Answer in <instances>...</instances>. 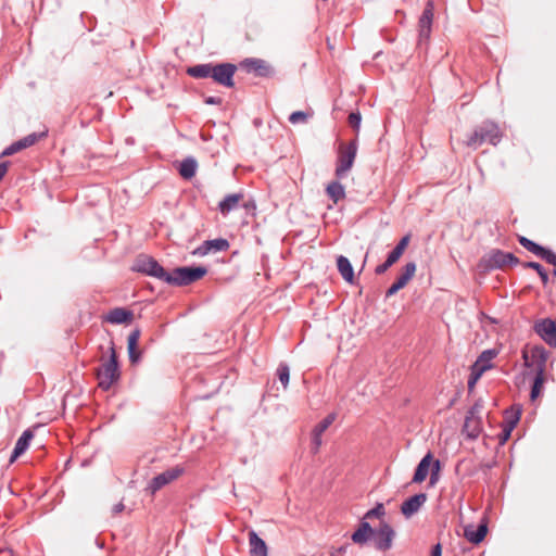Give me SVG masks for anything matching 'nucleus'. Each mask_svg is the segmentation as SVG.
<instances>
[{
	"mask_svg": "<svg viewBox=\"0 0 556 556\" xmlns=\"http://www.w3.org/2000/svg\"><path fill=\"white\" fill-rule=\"evenodd\" d=\"M501 137L502 135L498 126L491 121H484L475 128L472 134L468 136L466 144L473 149H477L486 142L496 146L500 142Z\"/></svg>",
	"mask_w": 556,
	"mask_h": 556,
	"instance_id": "1",
	"label": "nucleus"
},
{
	"mask_svg": "<svg viewBox=\"0 0 556 556\" xmlns=\"http://www.w3.org/2000/svg\"><path fill=\"white\" fill-rule=\"evenodd\" d=\"M119 378L117 355L114 346L110 348V357L97 369L98 386L109 390Z\"/></svg>",
	"mask_w": 556,
	"mask_h": 556,
	"instance_id": "2",
	"label": "nucleus"
},
{
	"mask_svg": "<svg viewBox=\"0 0 556 556\" xmlns=\"http://www.w3.org/2000/svg\"><path fill=\"white\" fill-rule=\"evenodd\" d=\"M357 139H353L349 143L342 142L339 144L334 172L338 179L344 178L353 167L357 154Z\"/></svg>",
	"mask_w": 556,
	"mask_h": 556,
	"instance_id": "3",
	"label": "nucleus"
},
{
	"mask_svg": "<svg viewBox=\"0 0 556 556\" xmlns=\"http://www.w3.org/2000/svg\"><path fill=\"white\" fill-rule=\"evenodd\" d=\"M206 273L207 268L204 266L177 267L172 274L168 273L165 282L178 287L188 286L204 277Z\"/></svg>",
	"mask_w": 556,
	"mask_h": 556,
	"instance_id": "4",
	"label": "nucleus"
},
{
	"mask_svg": "<svg viewBox=\"0 0 556 556\" xmlns=\"http://www.w3.org/2000/svg\"><path fill=\"white\" fill-rule=\"evenodd\" d=\"M517 264H519L518 257L510 252H504L500 249L491 250L480 261V267L484 270L502 269Z\"/></svg>",
	"mask_w": 556,
	"mask_h": 556,
	"instance_id": "5",
	"label": "nucleus"
},
{
	"mask_svg": "<svg viewBox=\"0 0 556 556\" xmlns=\"http://www.w3.org/2000/svg\"><path fill=\"white\" fill-rule=\"evenodd\" d=\"M131 269L134 271L157 278L164 282L166 276L168 275V273L155 258L144 254H140L136 257Z\"/></svg>",
	"mask_w": 556,
	"mask_h": 556,
	"instance_id": "6",
	"label": "nucleus"
},
{
	"mask_svg": "<svg viewBox=\"0 0 556 556\" xmlns=\"http://www.w3.org/2000/svg\"><path fill=\"white\" fill-rule=\"evenodd\" d=\"M548 355L549 352L542 345H534L531 348L530 353L527 351L522 352L525 366L532 369L534 374H545Z\"/></svg>",
	"mask_w": 556,
	"mask_h": 556,
	"instance_id": "7",
	"label": "nucleus"
},
{
	"mask_svg": "<svg viewBox=\"0 0 556 556\" xmlns=\"http://www.w3.org/2000/svg\"><path fill=\"white\" fill-rule=\"evenodd\" d=\"M481 409L482 406L476 403L465 417L463 433L470 440H476L482 431Z\"/></svg>",
	"mask_w": 556,
	"mask_h": 556,
	"instance_id": "8",
	"label": "nucleus"
},
{
	"mask_svg": "<svg viewBox=\"0 0 556 556\" xmlns=\"http://www.w3.org/2000/svg\"><path fill=\"white\" fill-rule=\"evenodd\" d=\"M237 71L236 65L231 63L212 64L211 78L224 87L233 86V75Z\"/></svg>",
	"mask_w": 556,
	"mask_h": 556,
	"instance_id": "9",
	"label": "nucleus"
},
{
	"mask_svg": "<svg viewBox=\"0 0 556 556\" xmlns=\"http://www.w3.org/2000/svg\"><path fill=\"white\" fill-rule=\"evenodd\" d=\"M394 536L393 528L387 522H381L378 529H374L371 539L378 551L386 552L392 547Z\"/></svg>",
	"mask_w": 556,
	"mask_h": 556,
	"instance_id": "10",
	"label": "nucleus"
},
{
	"mask_svg": "<svg viewBox=\"0 0 556 556\" xmlns=\"http://www.w3.org/2000/svg\"><path fill=\"white\" fill-rule=\"evenodd\" d=\"M184 472V468L175 466L155 476L149 483L147 490L153 495L166 484L176 480Z\"/></svg>",
	"mask_w": 556,
	"mask_h": 556,
	"instance_id": "11",
	"label": "nucleus"
},
{
	"mask_svg": "<svg viewBox=\"0 0 556 556\" xmlns=\"http://www.w3.org/2000/svg\"><path fill=\"white\" fill-rule=\"evenodd\" d=\"M433 11L434 4L432 0H429L426 3L424 12L419 17L418 27H419V42L428 41L431 35V27L433 21Z\"/></svg>",
	"mask_w": 556,
	"mask_h": 556,
	"instance_id": "12",
	"label": "nucleus"
},
{
	"mask_svg": "<svg viewBox=\"0 0 556 556\" xmlns=\"http://www.w3.org/2000/svg\"><path fill=\"white\" fill-rule=\"evenodd\" d=\"M534 331L549 346H556V321L545 318L534 325Z\"/></svg>",
	"mask_w": 556,
	"mask_h": 556,
	"instance_id": "13",
	"label": "nucleus"
},
{
	"mask_svg": "<svg viewBox=\"0 0 556 556\" xmlns=\"http://www.w3.org/2000/svg\"><path fill=\"white\" fill-rule=\"evenodd\" d=\"M520 419V410H506L504 422L502 425V430L498 433V443L501 445L505 444L510 438L511 431L517 426Z\"/></svg>",
	"mask_w": 556,
	"mask_h": 556,
	"instance_id": "14",
	"label": "nucleus"
},
{
	"mask_svg": "<svg viewBox=\"0 0 556 556\" xmlns=\"http://www.w3.org/2000/svg\"><path fill=\"white\" fill-rule=\"evenodd\" d=\"M230 244L227 239L217 238L213 240H206L199 245L193 252V255L204 256L211 252H224L229 249Z\"/></svg>",
	"mask_w": 556,
	"mask_h": 556,
	"instance_id": "15",
	"label": "nucleus"
},
{
	"mask_svg": "<svg viewBox=\"0 0 556 556\" xmlns=\"http://www.w3.org/2000/svg\"><path fill=\"white\" fill-rule=\"evenodd\" d=\"M426 501H427V495L425 493L415 494L402 503L401 513L406 518H409L421 508V506L426 503Z\"/></svg>",
	"mask_w": 556,
	"mask_h": 556,
	"instance_id": "16",
	"label": "nucleus"
},
{
	"mask_svg": "<svg viewBox=\"0 0 556 556\" xmlns=\"http://www.w3.org/2000/svg\"><path fill=\"white\" fill-rule=\"evenodd\" d=\"M488 533V526L482 522L478 526L468 525L464 528V536L472 544H479Z\"/></svg>",
	"mask_w": 556,
	"mask_h": 556,
	"instance_id": "17",
	"label": "nucleus"
},
{
	"mask_svg": "<svg viewBox=\"0 0 556 556\" xmlns=\"http://www.w3.org/2000/svg\"><path fill=\"white\" fill-rule=\"evenodd\" d=\"M34 438V433L30 429L25 430L18 438L15 447L10 457V463L15 462L22 454H24L29 447L30 441Z\"/></svg>",
	"mask_w": 556,
	"mask_h": 556,
	"instance_id": "18",
	"label": "nucleus"
},
{
	"mask_svg": "<svg viewBox=\"0 0 556 556\" xmlns=\"http://www.w3.org/2000/svg\"><path fill=\"white\" fill-rule=\"evenodd\" d=\"M374 529L366 520H362L358 528L353 532L351 539L358 545L366 544L372 536Z\"/></svg>",
	"mask_w": 556,
	"mask_h": 556,
	"instance_id": "19",
	"label": "nucleus"
},
{
	"mask_svg": "<svg viewBox=\"0 0 556 556\" xmlns=\"http://www.w3.org/2000/svg\"><path fill=\"white\" fill-rule=\"evenodd\" d=\"M249 544L251 556H267V545L265 541L253 530L249 532Z\"/></svg>",
	"mask_w": 556,
	"mask_h": 556,
	"instance_id": "20",
	"label": "nucleus"
},
{
	"mask_svg": "<svg viewBox=\"0 0 556 556\" xmlns=\"http://www.w3.org/2000/svg\"><path fill=\"white\" fill-rule=\"evenodd\" d=\"M241 200H243L242 193L228 194L219 202L218 210L222 215L226 216L239 206Z\"/></svg>",
	"mask_w": 556,
	"mask_h": 556,
	"instance_id": "21",
	"label": "nucleus"
},
{
	"mask_svg": "<svg viewBox=\"0 0 556 556\" xmlns=\"http://www.w3.org/2000/svg\"><path fill=\"white\" fill-rule=\"evenodd\" d=\"M431 464H432V455H431V453H428L427 455H425L421 458V460L417 465V468H416L414 477H413V482H415V483L422 482L429 473Z\"/></svg>",
	"mask_w": 556,
	"mask_h": 556,
	"instance_id": "22",
	"label": "nucleus"
},
{
	"mask_svg": "<svg viewBox=\"0 0 556 556\" xmlns=\"http://www.w3.org/2000/svg\"><path fill=\"white\" fill-rule=\"evenodd\" d=\"M105 319L115 325L124 324L132 319V312L123 307H116L109 312Z\"/></svg>",
	"mask_w": 556,
	"mask_h": 556,
	"instance_id": "23",
	"label": "nucleus"
},
{
	"mask_svg": "<svg viewBox=\"0 0 556 556\" xmlns=\"http://www.w3.org/2000/svg\"><path fill=\"white\" fill-rule=\"evenodd\" d=\"M243 65L248 72H253L258 76H267L270 72L269 65L261 59H247Z\"/></svg>",
	"mask_w": 556,
	"mask_h": 556,
	"instance_id": "24",
	"label": "nucleus"
},
{
	"mask_svg": "<svg viewBox=\"0 0 556 556\" xmlns=\"http://www.w3.org/2000/svg\"><path fill=\"white\" fill-rule=\"evenodd\" d=\"M337 267L342 278L350 283L354 281V270L350 260L343 255L337 258Z\"/></svg>",
	"mask_w": 556,
	"mask_h": 556,
	"instance_id": "25",
	"label": "nucleus"
},
{
	"mask_svg": "<svg viewBox=\"0 0 556 556\" xmlns=\"http://www.w3.org/2000/svg\"><path fill=\"white\" fill-rule=\"evenodd\" d=\"M326 193L334 204H337L339 201L345 198L344 186L338 180H333L330 184H328L326 188Z\"/></svg>",
	"mask_w": 556,
	"mask_h": 556,
	"instance_id": "26",
	"label": "nucleus"
},
{
	"mask_svg": "<svg viewBox=\"0 0 556 556\" xmlns=\"http://www.w3.org/2000/svg\"><path fill=\"white\" fill-rule=\"evenodd\" d=\"M197 168L198 163L195 159L186 157L180 162L178 170L182 178L191 179L195 175Z\"/></svg>",
	"mask_w": 556,
	"mask_h": 556,
	"instance_id": "27",
	"label": "nucleus"
},
{
	"mask_svg": "<svg viewBox=\"0 0 556 556\" xmlns=\"http://www.w3.org/2000/svg\"><path fill=\"white\" fill-rule=\"evenodd\" d=\"M140 329L136 328L131 330L128 336L127 344H128V354L131 363H136L139 359V353L137 352V344L140 338Z\"/></svg>",
	"mask_w": 556,
	"mask_h": 556,
	"instance_id": "28",
	"label": "nucleus"
},
{
	"mask_svg": "<svg viewBox=\"0 0 556 556\" xmlns=\"http://www.w3.org/2000/svg\"><path fill=\"white\" fill-rule=\"evenodd\" d=\"M416 271V264L414 262H408L402 268V273L399 275L396 280L394 281L396 286L403 289L408 281L414 277Z\"/></svg>",
	"mask_w": 556,
	"mask_h": 556,
	"instance_id": "29",
	"label": "nucleus"
},
{
	"mask_svg": "<svg viewBox=\"0 0 556 556\" xmlns=\"http://www.w3.org/2000/svg\"><path fill=\"white\" fill-rule=\"evenodd\" d=\"M212 63L198 64L187 68V74L193 78L211 77Z\"/></svg>",
	"mask_w": 556,
	"mask_h": 556,
	"instance_id": "30",
	"label": "nucleus"
},
{
	"mask_svg": "<svg viewBox=\"0 0 556 556\" xmlns=\"http://www.w3.org/2000/svg\"><path fill=\"white\" fill-rule=\"evenodd\" d=\"M518 242L520 243V245L522 248H525L529 252L533 253L538 257H541L546 250V248L535 243L534 241H532L523 236L518 237Z\"/></svg>",
	"mask_w": 556,
	"mask_h": 556,
	"instance_id": "31",
	"label": "nucleus"
},
{
	"mask_svg": "<svg viewBox=\"0 0 556 556\" xmlns=\"http://www.w3.org/2000/svg\"><path fill=\"white\" fill-rule=\"evenodd\" d=\"M544 382L545 374H535L530 392V397L532 401H534L541 394Z\"/></svg>",
	"mask_w": 556,
	"mask_h": 556,
	"instance_id": "32",
	"label": "nucleus"
},
{
	"mask_svg": "<svg viewBox=\"0 0 556 556\" xmlns=\"http://www.w3.org/2000/svg\"><path fill=\"white\" fill-rule=\"evenodd\" d=\"M485 370H488V366H485V365H476L473 363V365L471 366L470 376L468 378V388L469 389L473 388V386L477 383V381L480 379V377L482 376V374Z\"/></svg>",
	"mask_w": 556,
	"mask_h": 556,
	"instance_id": "33",
	"label": "nucleus"
},
{
	"mask_svg": "<svg viewBox=\"0 0 556 556\" xmlns=\"http://www.w3.org/2000/svg\"><path fill=\"white\" fill-rule=\"evenodd\" d=\"M46 137V132H31L24 138L20 139V143H22L23 150L29 148L37 143L40 139Z\"/></svg>",
	"mask_w": 556,
	"mask_h": 556,
	"instance_id": "34",
	"label": "nucleus"
},
{
	"mask_svg": "<svg viewBox=\"0 0 556 556\" xmlns=\"http://www.w3.org/2000/svg\"><path fill=\"white\" fill-rule=\"evenodd\" d=\"M46 137V132H31L24 138L20 139V143H22L23 150L29 148L37 143L40 139Z\"/></svg>",
	"mask_w": 556,
	"mask_h": 556,
	"instance_id": "35",
	"label": "nucleus"
},
{
	"mask_svg": "<svg viewBox=\"0 0 556 556\" xmlns=\"http://www.w3.org/2000/svg\"><path fill=\"white\" fill-rule=\"evenodd\" d=\"M526 268H531L535 270V274H539L542 283L545 286L548 282V275L545 268L538 262H527L523 264Z\"/></svg>",
	"mask_w": 556,
	"mask_h": 556,
	"instance_id": "36",
	"label": "nucleus"
},
{
	"mask_svg": "<svg viewBox=\"0 0 556 556\" xmlns=\"http://www.w3.org/2000/svg\"><path fill=\"white\" fill-rule=\"evenodd\" d=\"M277 376L283 389H287L290 379V368L286 363H280L277 368Z\"/></svg>",
	"mask_w": 556,
	"mask_h": 556,
	"instance_id": "37",
	"label": "nucleus"
},
{
	"mask_svg": "<svg viewBox=\"0 0 556 556\" xmlns=\"http://www.w3.org/2000/svg\"><path fill=\"white\" fill-rule=\"evenodd\" d=\"M496 356V352L494 350H485L483 351L477 361L475 362L476 365H485L488 366V369L492 367V359Z\"/></svg>",
	"mask_w": 556,
	"mask_h": 556,
	"instance_id": "38",
	"label": "nucleus"
},
{
	"mask_svg": "<svg viewBox=\"0 0 556 556\" xmlns=\"http://www.w3.org/2000/svg\"><path fill=\"white\" fill-rule=\"evenodd\" d=\"M336 414H329L321 421H319L313 430L317 431V433H324L334 421Z\"/></svg>",
	"mask_w": 556,
	"mask_h": 556,
	"instance_id": "39",
	"label": "nucleus"
},
{
	"mask_svg": "<svg viewBox=\"0 0 556 556\" xmlns=\"http://www.w3.org/2000/svg\"><path fill=\"white\" fill-rule=\"evenodd\" d=\"M384 514H386V509H384L383 504L378 503L374 508L369 509L365 514L363 519L367 520V519H371V518H381L384 516Z\"/></svg>",
	"mask_w": 556,
	"mask_h": 556,
	"instance_id": "40",
	"label": "nucleus"
},
{
	"mask_svg": "<svg viewBox=\"0 0 556 556\" xmlns=\"http://www.w3.org/2000/svg\"><path fill=\"white\" fill-rule=\"evenodd\" d=\"M309 114L303 111H295L290 114L289 122L291 124L305 123L307 122Z\"/></svg>",
	"mask_w": 556,
	"mask_h": 556,
	"instance_id": "41",
	"label": "nucleus"
},
{
	"mask_svg": "<svg viewBox=\"0 0 556 556\" xmlns=\"http://www.w3.org/2000/svg\"><path fill=\"white\" fill-rule=\"evenodd\" d=\"M22 150H23L22 143H20V141L17 140V141L11 143L9 147H7L1 152L0 157L13 155Z\"/></svg>",
	"mask_w": 556,
	"mask_h": 556,
	"instance_id": "42",
	"label": "nucleus"
},
{
	"mask_svg": "<svg viewBox=\"0 0 556 556\" xmlns=\"http://www.w3.org/2000/svg\"><path fill=\"white\" fill-rule=\"evenodd\" d=\"M361 122H362V116H361L359 112H352V113H350V115H349V124H350V126L354 130H356V131L359 130Z\"/></svg>",
	"mask_w": 556,
	"mask_h": 556,
	"instance_id": "43",
	"label": "nucleus"
},
{
	"mask_svg": "<svg viewBox=\"0 0 556 556\" xmlns=\"http://www.w3.org/2000/svg\"><path fill=\"white\" fill-rule=\"evenodd\" d=\"M541 258L556 267V254L551 250L546 249Z\"/></svg>",
	"mask_w": 556,
	"mask_h": 556,
	"instance_id": "44",
	"label": "nucleus"
},
{
	"mask_svg": "<svg viewBox=\"0 0 556 556\" xmlns=\"http://www.w3.org/2000/svg\"><path fill=\"white\" fill-rule=\"evenodd\" d=\"M321 435L323 433H317V431L313 430L312 433V443L314 445V452L316 453L321 445Z\"/></svg>",
	"mask_w": 556,
	"mask_h": 556,
	"instance_id": "45",
	"label": "nucleus"
},
{
	"mask_svg": "<svg viewBox=\"0 0 556 556\" xmlns=\"http://www.w3.org/2000/svg\"><path fill=\"white\" fill-rule=\"evenodd\" d=\"M403 252L399 251L395 247L394 249L388 254L387 260L391 262L392 264H395L400 257L402 256Z\"/></svg>",
	"mask_w": 556,
	"mask_h": 556,
	"instance_id": "46",
	"label": "nucleus"
},
{
	"mask_svg": "<svg viewBox=\"0 0 556 556\" xmlns=\"http://www.w3.org/2000/svg\"><path fill=\"white\" fill-rule=\"evenodd\" d=\"M393 264L391 262H389L388 260L384 261V263L378 265L376 268H375V274L376 275H382L384 274Z\"/></svg>",
	"mask_w": 556,
	"mask_h": 556,
	"instance_id": "47",
	"label": "nucleus"
},
{
	"mask_svg": "<svg viewBox=\"0 0 556 556\" xmlns=\"http://www.w3.org/2000/svg\"><path fill=\"white\" fill-rule=\"evenodd\" d=\"M408 242H409V236H404V237L399 241V243L395 245V248H396L399 251H401V252H403V253H404V251H405V249H406V247H407Z\"/></svg>",
	"mask_w": 556,
	"mask_h": 556,
	"instance_id": "48",
	"label": "nucleus"
},
{
	"mask_svg": "<svg viewBox=\"0 0 556 556\" xmlns=\"http://www.w3.org/2000/svg\"><path fill=\"white\" fill-rule=\"evenodd\" d=\"M400 290H401V288L399 286H396L395 282H393L391 285V287L387 290L386 296L390 298V296L394 295L395 293H397Z\"/></svg>",
	"mask_w": 556,
	"mask_h": 556,
	"instance_id": "49",
	"label": "nucleus"
},
{
	"mask_svg": "<svg viewBox=\"0 0 556 556\" xmlns=\"http://www.w3.org/2000/svg\"><path fill=\"white\" fill-rule=\"evenodd\" d=\"M222 101L223 100L219 97H207L204 102L211 105H219L222 104Z\"/></svg>",
	"mask_w": 556,
	"mask_h": 556,
	"instance_id": "50",
	"label": "nucleus"
},
{
	"mask_svg": "<svg viewBox=\"0 0 556 556\" xmlns=\"http://www.w3.org/2000/svg\"><path fill=\"white\" fill-rule=\"evenodd\" d=\"M439 470H440V462L434 460L432 470H431V477H430L432 483L434 482V478L438 475Z\"/></svg>",
	"mask_w": 556,
	"mask_h": 556,
	"instance_id": "51",
	"label": "nucleus"
},
{
	"mask_svg": "<svg viewBox=\"0 0 556 556\" xmlns=\"http://www.w3.org/2000/svg\"><path fill=\"white\" fill-rule=\"evenodd\" d=\"M9 165H10V163L8 161L0 163V181L5 176Z\"/></svg>",
	"mask_w": 556,
	"mask_h": 556,
	"instance_id": "52",
	"label": "nucleus"
},
{
	"mask_svg": "<svg viewBox=\"0 0 556 556\" xmlns=\"http://www.w3.org/2000/svg\"><path fill=\"white\" fill-rule=\"evenodd\" d=\"M431 556H442V547L440 543L435 544L432 547Z\"/></svg>",
	"mask_w": 556,
	"mask_h": 556,
	"instance_id": "53",
	"label": "nucleus"
},
{
	"mask_svg": "<svg viewBox=\"0 0 556 556\" xmlns=\"http://www.w3.org/2000/svg\"><path fill=\"white\" fill-rule=\"evenodd\" d=\"M124 509H125V505L122 502H119L116 505H114L112 511L114 515H116V514L122 513Z\"/></svg>",
	"mask_w": 556,
	"mask_h": 556,
	"instance_id": "54",
	"label": "nucleus"
},
{
	"mask_svg": "<svg viewBox=\"0 0 556 556\" xmlns=\"http://www.w3.org/2000/svg\"><path fill=\"white\" fill-rule=\"evenodd\" d=\"M97 545H98L100 548H102V547H103V543H102V542L97 541Z\"/></svg>",
	"mask_w": 556,
	"mask_h": 556,
	"instance_id": "55",
	"label": "nucleus"
},
{
	"mask_svg": "<svg viewBox=\"0 0 556 556\" xmlns=\"http://www.w3.org/2000/svg\"><path fill=\"white\" fill-rule=\"evenodd\" d=\"M553 274H554V276L556 277V269L554 270V273H553Z\"/></svg>",
	"mask_w": 556,
	"mask_h": 556,
	"instance_id": "56",
	"label": "nucleus"
}]
</instances>
